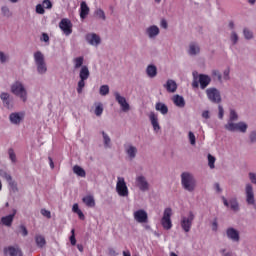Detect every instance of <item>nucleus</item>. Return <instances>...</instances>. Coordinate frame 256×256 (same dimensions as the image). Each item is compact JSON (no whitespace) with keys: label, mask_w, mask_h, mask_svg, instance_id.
I'll return each mask as SVG.
<instances>
[{"label":"nucleus","mask_w":256,"mask_h":256,"mask_svg":"<svg viewBox=\"0 0 256 256\" xmlns=\"http://www.w3.org/2000/svg\"><path fill=\"white\" fill-rule=\"evenodd\" d=\"M188 141L192 147H195L197 145V137H195V133L192 131L188 132Z\"/></svg>","instance_id":"obj_45"},{"label":"nucleus","mask_w":256,"mask_h":256,"mask_svg":"<svg viewBox=\"0 0 256 256\" xmlns=\"http://www.w3.org/2000/svg\"><path fill=\"white\" fill-rule=\"evenodd\" d=\"M59 28L64 33V35L69 36L73 33V23L68 18H63L59 23Z\"/></svg>","instance_id":"obj_20"},{"label":"nucleus","mask_w":256,"mask_h":256,"mask_svg":"<svg viewBox=\"0 0 256 256\" xmlns=\"http://www.w3.org/2000/svg\"><path fill=\"white\" fill-rule=\"evenodd\" d=\"M90 75H91V72H89V67L85 65L82 66L79 72L80 80L77 83V89H76L79 95L83 93V89H85V85H86L85 82L87 81V79H89Z\"/></svg>","instance_id":"obj_5"},{"label":"nucleus","mask_w":256,"mask_h":256,"mask_svg":"<svg viewBox=\"0 0 256 256\" xmlns=\"http://www.w3.org/2000/svg\"><path fill=\"white\" fill-rule=\"evenodd\" d=\"M82 201L86 204V207H95V198L92 195L83 197Z\"/></svg>","instance_id":"obj_39"},{"label":"nucleus","mask_w":256,"mask_h":256,"mask_svg":"<svg viewBox=\"0 0 256 256\" xmlns=\"http://www.w3.org/2000/svg\"><path fill=\"white\" fill-rule=\"evenodd\" d=\"M71 236H70V243L71 245L75 246L77 245V239H75V229L71 230Z\"/></svg>","instance_id":"obj_53"},{"label":"nucleus","mask_w":256,"mask_h":256,"mask_svg":"<svg viewBox=\"0 0 256 256\" xmlns=\"http://www.w3.org/2000/svg\"><path fill=\"white\" fill-rule=\"evenodd\" d=\"M109 255H110V256H117V255H119V254L117 253V251H115V249L110 248V249H109Z\"/></svg>","instance_id":"obj_64"},{"label":"nucleus","mask_w":256,"mask_h":256,"mask_svg":"<svg viewBox=\"0 0 256 256\" xmlns=\"http://www.w3.org/2000/svg\"><path fill=\"white\" fill-rule=\"evenodd\" d=\"M124 153L129 161H133L139 155V148L135 144L128 142L124 144Z\"/></svg>","instance_id":"obj_9"},{"label":"nucleus","mask_w":256,"mask_h":256,"mask_svg":"<svg viewBox=\"0 0 256 256\" xmlns=\"http://www.w3.org/2000/svg\"><path fill=\"white\" fill-rule=\"evenodd\" d=\"M231 73V69L230 68H226L223 71V79H225V81H229V79H231V77L229 76Z\"/></svg>","instance_id":"obj_52"},{"label":"nucleus","mask_w":256,"mask_h":256,"mask_svg":"<svg viewBox=\"0 0 256 256\" xmlns=\"http://www.w3.org/2000/svg\"><path fill=\"white\" fill-rule=\"evenodd\" d=\"M171 215H173V210L171 208H166L163 212V217L161 219V225L166 231H169L173 227Z\"/></svg>","instance_id":"obj_11"},{"label":"nucleus","mask_w":256,"mask_h":256,"mask_svg":"<svg viewBox=\"0 0 256 256\" xmlns=\"http://www.w3.org/2000/svg\"><path fill=\"white\" fill-rule=\"evenodd\" d=\"M102 135V141L105 149H111L112 143H111V137L109 134H107L105 131L101 132Z\"/></svg>","instance_id":"obj_32"},{"label":"nucleus","mask_w":256,"mask_h":256,"mask_svg":"<svg viewBox=\"0 0 256 256\" xmlns=\"http://www.w3.org/2000/svg\"><path fill=\"white\" fill-rule=\"evenodd\" d=\"M0 177H2V179H6L9 185H13V178L9 175V173H7V171L0 170Z\"/></svg>","instance_id":"obj_43"},{"label":"nucleus","mask_w":256,"mask_h":256,"mask_svg":"<svg viewBox=\"0 0 256 256\" xmlns=\"http://www.w3.org/2000/svg\"><path fill=\"white\" fill-rule=\"evenodd\" d=\"M114 97L117 103L120 105L123 113H128V111H131V105H129V102H127V99L124 96H121L119 92H115Z\"/></svg>","instance_id":"obj_16"},{"label":"nucleus","mask_w":256,"mask_h":256,"mask_svg":"<svg viewBox=\"0 0 256 256\" xmlns=\"http://www.w3.org/2000/svg\"><path fill=\"white\" fill-rule=\"evenodd\" d=\"M181 185L184 191L188 193H193L197 189V179L193 173L185 171L180 175Z\"/></svg>","instance_id":"obj_2"},{"label":"nucleus","mask_w":256,"mask_h":256,"mask_svg":"<svg viewBox=\"0 0 256 256\" xmlns=\"http://www.w3.org/2000/svg\"><path fill=\"white\" fill-rule=\"evenodd\" d=\"M5 251L10 256H23V252H21V249H19V247L10 246Z\"/></svg>","instance_id":"obj_33"},{"label":"nucleus","mask_w":256,"mask_h":256,"mask_svg":"<svg viewBox=\"0 0 256 256\" xmlns=\"http://www.w3.org/2000/svg\"><path fill=\"white\" fill-rule=\"evenodd\" d=\"M33 57L38 75H45V73H47V63L45 62V55L42 54L41 51H36L33 54Z\"/></svg>","instance_id":"obj_3"},{"label":"nucleus","mask_w":256,"mask_h":256,"mask_svg":"<svg viewBox=\"0 0 256 256\" xmlns=\"http://www.w3.org/2000/svg\"><path fill=\"white\" fill-rule=\"evenodd\" d=\"M201 53V46L197 42H191L188 45L187 54L190 57H197V55H200Z\"/></svg>","instance_id":"obj_24"},{"label":"nucleus","mask_w":256,"mask_h":256,"mask_svg":"<svg viewBox=\"0 0 256 256\" xmlns=\"http://www.w3.org/2000/svg\"><path fill=\"white\" fill-rule=\"evenodd\" d=\"M116 193L119 197H129V187L127 186V182L124 177H117Z\"/></svg>","instance_id":"obj_8"},{"label":"nucleus","mask_w":256,"mask_h":256,"mask_svg":"<svg viewBox=\"0 0 256 256\" xmlns=\"http://www.w3.org/2000/svg\"><path fill=\"white\" fill-rule=\"evenodd\" d=\"M133 217L136 223H147L149 221V215L144 209L134 211Z\"/></svg>","instance_id":"obj_22"},{"label":"nucleus","mask_w":256,"mask_h":256,"mask_svg":"<svg viewBox=\"0 0 256 256\" xmlns=\"http://www.w3.org/2000/svg\"><path fill=\"white\" fill-rule=\"evenodd\" d=\"M225 117V110L223 109V106H218V119H223Z\"/></svg>","instance_id":"obj_54"},{"label":"nucleus","mask_w":256,"mask_h":256,"mask_svg":"<svg viewBox=\"0 0 256 256\" xmlns=\"http://www.w3.org/2000/svg\"><path fill=\"white\" fill-rule=\"evenodd\" d=\"M9 61H11V56L9 55V52L0 51V64L7 65Z\"/></svg>","instance_id":"obj_35"},{"label":"nucleus","mask_w":256,"mask_h":256,"mask_svg":"<svg viewBox=\"0 0 256 256\" xmlns=\"http://www.w3.org/2000/svg\"><path fill=\"white\" fill-rule=\"evenodd\" d=\"M244 191L247 205H255V191L253 190V184L246 183Z\"/></svg>","instance_id":"obj_13"},{"label":"nucleus","mask_w":256,"mask_h":256,"mask_svg":"<svg viewBox=\"0 0 256 256\" xmlns=\"http://www.w3.org/2000/svg\"><path fill=\"white\" fill-rule=\"evenodd\" d=\"M224 129L226 131H230V133H247V129H249V125H247L244 121L240 122H227L224 125Z\"/></svg>","instance_id":"obj_4"},{"label":"nucleus","mask_w":256,"mask_h":256,"mask_svg":"<svg viewBox=\"0 0 256 256\" xmlns=\"http://www.w3.org/2000/svg\"><path fill=\"white\" fill-rule=\"evenodd\" d=\"M218 229H219V223L217 222V219H214L212 221V231L217 232Z\"/></svg>","instance_id":"obj_58"},{"label":"nucleus","mask_w":256,"mask_h":256,"mask_svg":"<svg viewBox=\"0 0 256 256\" xmlns=\"http://www.w3.org/2000/svg\"><path fill=\"white\" fill-rule=\"evenodd\" d=\"M219 253L222 256H233V253H231V251L227 250V248H221L219 250Z\"/></svg>","instance_id":"obj_51"},{"label":"nucleus","mask_w":256,"mask_h":256,"mask_svg":"<svg viewBox=\"0 0 256 256\" xmlns=\"http://www.w3.org/2000/svg\"><path fill=\"white\" fill-rule=\"evenodd\" d=\"M193 221H195V214L193 212H189L188 215H183L180 218V227L184 233H189L191 228L193 227Z\"/></svg>","instance_id":"obj_6"},{"label":"nucleus","mask_w":256,"mask_h":256,"mask_svg":"<svg viewBox=\"0 0 256 256\" xmlns=\"http://www.w3.org/2000/svg\"><path fill=\"white\" fill-rule=\"evenodd\" d=\"M73 172L75 173V175H78V177H85L86 175L85 170L79 165H75L73 167Z\"/></svg>","instance_id":"obj_42"},{"label":"nucleus","mask_w":256,"mask_h":256,"mask_svg":"<svg viewBox=\"0 0 256 256\" xmlns=\"http://www.w3.org/2000/svg\"><path fill=\"white\" fill-rule=\"evenodd\" d=\"M248 177L250 179V182L253 185H256V173L255 172H250V173H248Z\"/></svg>","instance_id":"obj_55"},{"label":"nucleus","mask_w":256,"mask_h":256,"mask_svg":"<svg viewBox=\"0 0 256 256\" xmlns=\"http://www.w3.org/2000/svg\"><path fill=\"white\" fill-rule=\"evenodd\" d=\"M23 119H25V112H12L9 115V121L12 125H21Z\"/></svg>","instance_id":"obj_23"},{"label":"nucleus","mask_w":256,"mask_h":256,"mask_svg":"<svg viewBox=\"0 0 256 256\" xmlns=\"http://www.w3.org/2000/svg\"><path fill=\"white\" fill-rule=\"evenodd\" d=\"M99 93H100V95H102V97L109 95V85L100 86Z\"/></svg>","instance_id":"obj_48"},{"label":"nucleus","mask_w":256,"mask_h":256,"mask_svg":"<svg viewBox=\"0 0 256 256\" xmlns=\"http://www.w3.org/2000/svg\"><path fill=\"white\" fill-rule=\"evenodd\" d=\"M8 155L10 161H12L13 163H17V155L15 154V151L12 148L8 150Z\"/></svg>","instance_id":"obj_49"},{"label":"nucleus","mask_w":256,"mask_h":256,"mask_svg":"<svg viewBox=\"0 0 256 256\" xmlns=\"http://www.w3.org/2000/svg\"><path fill=\"white\" fill-rule=\"evenodd\" d=\"M95 15L98 19H102V21H105L107 17L105 16V11L103 9L99 8L95 11Z\"/></svg>","instance_id":"obj_47"},{"label":"nucleus","mask_w":256,"mask_h":256,"mask_svg":"<svg viewBox=\"0 0 256 256\" xmlns=\"http://www.w3.org/2000/svg\"><path fill=\"white\" fill-rule=\"evenodd\" d=\"M251 143H256V131H252L249 135Z\"/></svg>","instance_id":"obj_60"},{"label":"nucleus","mask_w":256,"mask_h":256,"mask_svg":"<svg viewBox=\"0 0 256 256\" xmlns=\"http://www.w3.org/2000/svg\"><path fill=\"white\" fill-rule=\"evenodd\" d=\"M89 6L87 5V2L82 1L80 4V19H87V15H89Z\"/></svg>","instance_id":"obj_29"},{"label":"nucleus","mask_w":256,"mask_h":256,"mask_svg":"<svg viewBox=\"0 0 256 256\" xmlns=\"http://www.w3.org/2000/svg\"><path fill=\"white\" fill-rule=\"evenodd\" d=\"M17 215V209H12L11 213L9 215H6L1 218V223L5 227H11L13 225V221L15 219V216Z\"/></svg>","instance_id":"obj_25"},{"label":"nucleus","mask_w":256,"mask_h":256,"mask_svg":"<svg viewBox=\"0 0 256 256\" xmlns=\"http://www.w3.org/2000/svg\"><path fill=\"white\" fill-rule=\"evenodd\" d=\"M206 95L211 103H221V92L219 89L215 87L208 88L206 89Z\"/></svg>","instance_id":"obj_12"},{"label":"nucleus","mask_w":256,"mask_h":256,"mask_svg":"<svg viewBox=\"0 0 256 256\" xmlns=\"http://www.w3.org/2000/svg\"><path fill=\"white\" fill-rule=\"evenodd\" d=\"M20 229L23 237H27V235H29V232L27 231V228L24 225L20 226Z\"/></svg>","instance_id":"obj_62"},{"label":"nucleus","mask_w":256,"mask_h":256,"mask_svg":"<svg viewBox=\"0 0 256 256\" xmlns=\"http://www.w3.org/2000/svg\"><path fill=\"white\" fill-rule=\"evenodd\" d=\"M84 61H85V58L83 56L75 57L72 60V63L74 65V69H81V67H83Z\"/></svg>","instance_id":"obj_37"},{"label":"nucleus","mask_w":256,"mask_h":256,"mask_svg":"<svg viewBox=\"0 0 256 256\" xmlns=\"http://www.w3.org/2000/svg\"><path fill=\"white\" fill-rule=\"evenodd\" d=\"M229 41L232 45H237V43H239V34L237 33V31H230Z\"/></svg>","instance_id":"obj_40"},{"label":"nucleus","mask_w":256,"mask_h":256,"mask_svg":"<svg viewBox=\"0 0 256 256\" xmlns=\"http://www.w3.org/2000/svg\"><path fill=\"white\" fill-rule=\"evenodd\" d=\"M161 29L157 25H150L145 28L144 35H146L150 41H153L159 37Z\"/></svg>","instance_id":"obj_14"},{"label":"nucleus","mask_w":256,"mask_h":256,"mask_svg":"<svg viewBox=\"0 0 256 256\" xmlns=\"http://www.w3.org/2000/svg\"><path fill=\"white\" fill-rule=\"evenodd\" d=\"M1 13L3 17H7L8 19L9 17H13V12H11V9H9V6H2Z\"/></svg>","instance_id":"obj_44"},{"label":"nucleus","mask_w":256,"mask_h":256,"mask_svg":"<svg viewBox=\"0 0 256 256\" xmlns=\"http://www.w3.org/2000/svg\"><path fill=\"white\" fill-rule=\"evenodd\" d=\"M146 75L150 79H155V77H157V66H155L154 64H149L146 67Z\"/></svg>","instance_id":"obj_30"},{"label":"nucleus","mask_w":256,"mask_h":256,"mask_svg":"<svg viewBox=\"0 0 256 256\" xmlns=\"http://www.w3.org/2000/svg\"><path fill=\"white\" fill-rule=\"evenodd\" d=\"M156 111L161 112L162 115H167L169 113V108L165 103L158 102L155 106Z\"/></svg>","instance_id":"obj_36"},{"label":"nucleus","mask_w":256,"mask_h":256,"mask_svg":"<svg viewBox=\"0 0 256 256\" xmlns=\"http://www.w3.org/2000/svg\"><path fill=\"white\" fill-rule=\"evenodd\" d=\"M114 97L117 103L120 105L123 113H128V111H131V105H129V102H127V99L124 96H121L119 92H115Z\"/></svg>","instance_id":"obj_15"},{"label":"nucleus","mask_w":256,"mask_h":256,"mask_svg":"<svg viewBox=\"0 0 256 256\" xmlns=\"http://www.w3.org/2000/svg\"><path fill=\"white\" fill-rule=\"evenodd\" d=\"M104 109L105 108L103 107V103L96 102V103H94L93 113H94V115H96V117H101V115H103Z\"/></svg>","instance_id":"obj_34"},{"label":"nucleus","mask_w":256,"mask_h":256,"mask_svg":"<svg viewBox=\"0 0 256 256\" xmlns=\"http://www.w3.org/2000/svg\"><path fill=\"white\" fill-rule=\"evenodd\" d=\"M164 87L168 93H175V91H177V82L173 79H168L164 84Z\"/></svg>","instance_id":"obj_28"},{"label":"nucleus","mask_w":256,"mask_h":256,"mask_svg":"<svg viewBox=\"0 0 256 256\" xmlns=\"http://www.w3.org/2000/svg\"><path fill=\"white\" fill-rule=\"evenodd\" d=\"M243 35L244 39H246L247 41H251V39H253V31H251L249 28L243 29Z\"/></svg>","instance_id":"obj_46"},{"label":"nucleus","mask_w":256,"mask_h":256,"mask_svg":"<svg viewBox=\"0 0 256 256\" xmlns=\"http://www.w3.org/2000/svg\"><path fill=\"white\" fill-rule=\"evenodd\" d=\"M198 83L200 84V89H207L211 84V77L206 74H200L198 76Z\"/></svg>","instance_id":"obj_26"},{"label":"nucleus","mask_w":256,"mask_h":256,"mask_svg":"<svg viewBox=\"0 0 256 256\" xmlns=\"http://www.w3.org/2000/svg\"><path fill=\"white\" fill-rule=\"evenodd\" d=\"M10 91L15 97H18L22 103L29 101V90L23 81L16 80L10 86Z\"/></svg>","instance_id":"obj_1"},{"label":"nucleus","mask_w":256,"mask_h":256,"mask_svg":"<svg viewBox=\"0 0 256 256\" xmlns=\"http://www.w3.org/2000/svg\"><path fill=\"white\" fill-rule=\"evenodd\" d=\"M41 215H43V217H47V219H51V212L49 210L42 209Z\"/></svg>","instance_id":"obj_57"},{"label":"nucleus","mask_w":256,"mask_h":256,"mask_svg":"<svg viewBox=\"0 0 256 256\" xmlns=\"http://www.w3.org/2000/svg\"><path fill=\"white\" fill-rule=\"evenodd\" d=\"M149 119L155 133H159V131H161V126L159 125V118L157 117V114H155V112H151L149 114Z\"/></svg>","instance_id":"obj_27"},{"label":"nucleus","mask_w":256,"mask_h":256,"mask_svg":"<svg viewBox=\"0 0 256 256\" xmlns=\"http://www.w3.org/2000/svg\"><path fill=\"white\" fill-rule=\"evenodd\" d=\"M135 187L139 189L142 193H147L151 189V184H149V180L143 174H138L135 177Z\"/></svg>","instance_id":"obj_7"},{"label":"nucleus","mask_w":256,"mask_h":256,"mask_svg":"<svg viewBox=\"0 0 256 256\" xmlns=\"http://www.w3.org/2000/svg\"><path fill=\"white\" fill-rule=\"evenodd\" d=\"M85 40L91 47H99L101 44V36L97 33L90 32L85 35Z\"/></svg>","instance_id":"obj_19"},{"label":"nucleus","mask_w":256,"mask_h":256,"mask_svg":"<svg viewBox=\"0 0 256 256\" xmlns=\"http://www.w3.org/2000/svg\"><path fill=\"white\" fill-rule=\"evenodd\" d=\"M172 101L176 107H179L180 109H183L185 107V98L183 96L176 94L173 96Z\"/></svg>","instance_id":"obj_31"},{"label":"nucleus","mask_w":256,"mask_h":256,"mask_svg":"<svg viewBox=\"0 0 256 256\" xmlns=\"http://www.w3.org/2000/svg\"><path fill=\"white\" fill-rule=\"evenodd\" d=\"M0 100L4 109H8L9 111H11L13 107H15L13 95H11V93L9 92H5V91L1 92Z\"/></svg>","instance_id":"obj_10"},{"label":"nucleus","mask_w":256,"mask_h":256,"mask_svg":"<svg viewBox=\"0 0 256 256\" xmlns=\"http://www.w3.org/2000/svg\"><path fill=\"white\" fill-rule=\"evenodd\" d=\"M226 237L229 241H232V243H239L241 241V234L239 230L234 227H228L226 229Z\"/></svg>","instance_id":"obj_17"},{"label":"nucleus","mask_w":256,"mask_h":256,"mask_svg":"<svg viewBox=\"0 0 256 256\" xmlns=\"http://www.w3.org/2000/svg\"><path fill=\"white\" fill-rule=\"evenodd\" d=\"M202 118L203 119H211V114H210L209 110H204L202 112Z\"/></svg>","instance_id":"obj_61"},{"label":"nucleus","mask_w":256,"mask_h":256,"mask_svg":"<svg viewBox=\"0 0 256 256\" xmlns=\"http://www.w3.org/2000/svg\"><path fill=\"white\" fill-rule=\"evenodd\" d=\"M45 9L51 11L53 9V2L51 0H43L42 3H39L35 7V12L37 15H45Z\"/></svg>","instance_id":"obj_18"},{"label":"nucleus","mask_w":256,"mask_h":256,"mask_svg":"<svg viewBox=\"0 0 256 256\" xmlns=\"http://www.w3.org/2000/svg\"><path fill=\"white\" fill-rule=\"evenodd\" d=\"M239 120V114L233 109H230L229 119L227 123H235V121Z\"/></svg>","instance_id":"obj_41"},{"label":"nucleus","mask_w":256,"mask_h":256,"mask_svg":"<svg viewBox=\"0 0 256 256\" xmlns=\"http://www.w3.org/2000/svg\"><path fill=\"white\" fill-rule=\"evenodd\" d=\"M35 241L37 247H39L40 249H43V247H45V245L47 244V241H45V236L41 234L35 236Z\"/></svg>","instance_id":"obj_38"},{"label":"nucleus","mask_w":256,"mask_h":256,"mask_svg":"<svg viewBox=\"0 0 256 256\" xmlns=\"http://www.w3.org/2000/svg\"><path fill=\"white\" fill-rule=\"evenodd\" d=\"M213 77H216L218 81H221L223 79V76L221 75V72L219 70H212Z\"/></svg>","instance_id":"obj_56"},{"label":"nucleus","mask_w":256,"mask_h":256,"mask_svg":"<svg viewBox=\"0 0 256 256\" xmlns=\"http://www.w3.org/2000/svg\"><path fill=\"white\" fill-rule=\"evenodd\" d=\"M160 27H162V29H167V27H169V25L167 24V20L162 19L160 22Z\"/></svg>","instance_id":"obj_63"},{"label":"nucleus","mask_w":256,"mask_h":256,"mask_svg":"<svg viewBox=\"0 0 256 256\" xmlns=\"http://www.w3.org/2000/svg\"><path fill=\"white\" fill-rule=\"evenodd\" d=\"M40 40L43 41L44 43H49V34L42 33Z\"/></svg>","instance_id":"obj_59"},{"label":"nucleus","mask_w":256,"mask_h":256,"mask_svg":"<svg viewBox=\"0 0 256 256\" xmlns=\"http://www.w3.org/2000/svg\"><path fill=\"white\" fill-rule=\"evenodd\" d=\"M221 199L225 207L230 208L231 211H234V213H237L239 211V201H237V198L233 197L227 200L225 196H222Z\"/></svg>","instance_id":"obj_21"},{"label":"nucleus","mask_w":256,"mask_h":256,"mask_svg":"<svg viewBox=\"0 0 256 256\" xmlns=\"http://www.w3.org/2000/svg\"><path fill=\"white\" fill-rule=\"evenodd\" d=\"M215 157L211 154H208V166L210 167V169H215Z\"/></svg>","instance_id":"obj_50"}]
</instances>
